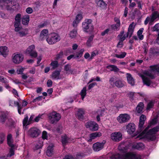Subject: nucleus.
<instances>
[{
    "label": "nucleus",
    "mask_w": 159,
    "mask_h": 159,
    "mask_svg": "<svg viewBox=\"0 0 159 159\" xmlns=\"http://www.w3.org/2000/svg\"><path fill=\"white\" fill-rule=\"evenodd\" d=\"M157 123V119H153L145 129L135 138H139V139H140L144 137H146L147 139L151 140H155L156 138V134L159 131V126H157L149 130L148 131V130L152 125H154L156 124Z\"/></svg>",
    "instance_id": "f257e3e1"
},
{
    "label": "nucleus",
    "mask_w": 159,
    "mask_h": 159,
    "mask_svg": "<svg viewBox=\"0 0 159 159\" xmlns=\"http://www.w3.org/2000/svg\"><path fill=\"white\" fill-rule=\"evenodd\" d=\"M110 159H141L139 155H136L131 152L120 154L118 153L113 155Z\"/></svg>",
    "instance_id": "f03ea898"
},
{
    "label": "nucleus",
    "mask_w": 159,
    "mask_h": 159,
    "mask_svg": "<svg viewBox=\"0 0 159 159\" xmlns=\"http://www.w3.org/2000/svg\"><path fill=\"white\" fill-rule=\"evenodd\" d=\"M60 39V37L58 34L53 33L49 35L46 41L49 44H53L58 42Z\"/></svg>",
    "instance_id": "7ed1b4c3"
},
{
    "label": "nucleus",
    "mask_w": 159,
    "mask_h": 159,
    "mask_svg": "<svg viewBox=\"0 0 159 159\" xmlns=\"http://www.w3.org/2000/svg\"><path fill=\"white\" fill-rule=\"evenodd\" d=\"M21 14L18 13L15 16L14 22V30L16 32H18L22 29L20 26V22L21 20Z\"/></svg>",
    "instance_id": "20e7f679"
},
{
    "label": "nucleus",
    "mask_w": 159,
    "mask_h": 159,
    "mask_svg": "<svg viewBox=\"0 0 159 159\" xmlns=\"http://www.w3.org/2000/svg\"><path fill=\"white\" fill-rule=\"evenodd\" d=\"M48 117L51 123L53 124L57 122L60 119L61 116L59 114L53 111L49 114Z\"/></svg>",
    "instance_id": "39448f33"
},
{
    "label": "nucleus",
    "mask_w": 159,
    "mask_h": 159,
    "mask_svg": "<svg viewBox=\"0 0 159 159\" xmlns=\"http://www.w3.org/2000/svg\"><path fill=\"white\" fill-rule=\"evenodd\" d=\"M35 46L32 45L29 46L25 51V54H29L31 57L36 58L38 55L36 52L34 50Z\"/></svg>",
    "instance_id": "423d86ee"
},
{
    "label": "nucleus",
    "mask_w": 159,
    "mask_h": 159,
    "mask_svg": "<svg viewBox=\"0 0 159 159\" xmlns=\"http://www.w3.org/2000/svg\"><path fill=\"white\" fill-rule=\"evenodd\" d=\"M40 130L36 127L30 128L28 131V134L33 138L37 137L41 133Z\"/></svg>",
    "instance_id": "0eeeda50"
},
{
    "label": "nucleus",
    "mask_w": 159,
    "mask_h": 159,
    "mask_svg": "<svg viewBox=\"0 0 159 159\" xmlns=\"http://www.w3.org/2000/svg\"><path fill=\"white\" fill-rule=\"evenodd\" d=\"M12 61L15 64H19L23 61L24 56L22 54H13L12 56Z\"/></svg>",
    "instance_id": "6e6552de"
},
{
    "label": "nucleus",
    "mask_w": 159,
    "mask_h": 159,
    "mask_svg": "<svg viewBox=\"0 0 159 159\" xmlns=\"http://www.w3.org/2000/svg\"><path fill=\"white\" fill-rule=\"evenodd\" d=\"M122 134L120 132H115L111 135V138L115 142H119L122 139Z\"/></svg>",
    "instance_id": "1a4fd4ad"
},
{
    "label": "nucleus",
    "mask_w": 159,
    "mask_h": 159,
    "mask_svg": "<svg viewBox=\"0 0 159 159\" xmlns=\"http://www.w3.org/2000/svg\"><path fill=\"white\" fill-rule=\"evenodd\" d=\"M130 118L129 116L127 114H120L117 117V120L120 123H122L128 122Z\"/></svg>",
    "instance_id": "9d476101"
},
{
    "label": "nucleus",
    "mask_w": 159,
    "mask_h": 159,
    "mask_svg": "<svg viewBox=\"0 0 159 159\" xmlns=\"http://www.w3.org/2000/svg\"><path fill=\"white\" fill-rule=\"evenodd\" d=\"M106 141L103 140L101 143L97 142L93 144V148L94 151L98 152L102 150L103 148Z\"/></svg>",
    "instance_id": "9b49d317"
},
{
    "label": "nucleus",
    "mask_w": 159,
    "mask_h": 159,
    "mask_svg": "<svg viewBox=\"0 0 159 159\" xmlns=\"http://www.w3.org/2000/svg\"><path fill=\"white\" fill-rule=\"evenodd\" d=\"M86 126L87 128H89L91 130L93 131H96L98 129V124L95 122L93 121L87 122Z\"/></svg>",
    "instance_id": "f8f14e48"
},
{
    "label": "nucleus",
    "mask_w": 159,
    "mask_h": 159,
    "mask_svg": "<svg viewBox=\"0 0 159 159\" xmlns=\"http://www.w3.org/2000/svg\"><path fill=\"white\" fill-rule=\"evenodd\" d=\"M10 3H11L10 0H0V7L2 9L10 10L11 7L9 5Z\"/></svg>",
    "instance_id": "ddd939ff"
},
{
    "label": "nucleus",
    "mask_w": 159,
    "mask_h": 159,
    "mask_svg": "<svg viewBox=\"0 0 159 159\" xmlns=\"http://www.w3.org/2000/svg\"><path fill=\"white\" fill-rule=\"evenodd\" d=\"M146 116L143 115H142L140 117L139 121V125L138 132V134L141 132L143 128V125L145 122V121L146 120Z\"/></svg>",
    "instance_id": "4468645a"
},
{
    "label": "nucleus",
    "mask_w": 159,
    "mask_h": 159,
    "mask_svg": "<svg viewBox=\"0 0 159 159\" xmlns=\"http://www.w3.org/2000/svg\"><path fill=\"white\" fill-rule=\"evenodd\" d=\"M140 76L142 79L144 84L148 86L153 87L154 84L149 78L143 75H141Z\"/></svg>",
    "instance_id": "2eb2a0df"
},
{
    "label": "nucleus",
    "mask_w": 159,
    "mask_h": 159,
    "mask_svg": "<svg viewBox=\"0 0 159 159\" xmlns=\"http://www.w3.org/2000/svg\"><path fill=\"white\" fill-rule=\"evenodd\" d=\"M149 54L150 56L157 57L159 55V48L157 47H153L149 50Z\"/></svg>",
    "instance_id": "dca6fc26"
},
{
    "label": "nucleus",
    "mask_w": 159,
    "mask_h": 159,
    "mask_svg": "<svg viewBox=\"0 0 159 159\" xmlns=\"http://www.w3.org/2000/svg\"><path fill=\"white\" fill-rule=\"evenodd\" d=\"M84 51V48L81 49L79 52L75 56L74 55H70L67 57V59L68 60H70L72 58L74 57L75 59H79L82 56L83 52Z\"/></svg>",
    "instance_id": "f3484780"
},
{
    "label": "nucleus",
    "mask_w": 159,
    "mask_h": 159,
    "mask_svg": "<svg viewBox=\"0 0 159 159\" xmlns=\"http://www.w3.org/2000/svg\"><path fill=\"white\" fill-rule=\"evenodd\" d=\"M7 143L9 146L11 147L10 149V151L9 153L7 155V157H11L14 154V151L13 149L14 145L13 144L12 140H7Z\"/></svg>",
    "instance_id": "a211bd4d"
},
{
    "label": "nucleus",
    "mask_w": 159,
    "mask_h": 159,
    "mask_svg": "<svg viewBox=\"0 0 159 159\" xmlns=\"http://www.w3.org/2000/svg\"><path fill=\"white\" fill-rule=\"evenodd\" d=\"M48 30L46 29H44L40 32L39 35V39L41 40L46 39L48 36Z\"/></svg>",
    "instance_id": "6ab92c4d"
},
{
    "label": "nucleus",
    "mask_w": 159,
    "mask_h": 159,
    "mask_svg": "<svg viewBox=\"0 0 159 159\" xmlns=\"http://www.w3.org/2000/svg\"><path fill=\"white\" fill-rule=\"evenodd\" d=\"M126 129L129 134H132L135 130V125L134 123H130L127 125Z\"/></svg>",
    "instance_id": "aec40b11"
},
{
    "label": "nucleus",
    "mask_w": 159,
    "mask_h": 159,
    "mask_svg": "<svg viewBox=\"0 0 159 159\" xmlns=\"http://www.w3.org/2000/svg\"><path fill=\"white\" fill-rule=\"evenodd\" d=\"M85 114L84 110L82 108L78 109L76 114V116L80 120L83 119Z\"/></svg>",
    "instance_id": "412c9836"
},
{
    "label": "nucleus",
    "mask_w": 159,
    "mask_h": 159,
    "mask_svg": "<svg viewBox=\"0 0 159 159\" xmlns=\"http://www.w3.org/2000/svg\"><path fill=\"white\" fill-rule=\"evenodd\" d=\"M134 22H133L129 25L126 35V37L127 38L129 36V38H130L132 36L134 29Z\"/></svg>",
    "instance_id": "4be33fe9"
},
{
    "label": "nucleus",
    "mask_w": 159,
    "mask_h": 159,
    "mask_svg": "<svg viewBox=\"0 0 159 159\" xmlns=\"http://www.w3.org/2000/svg\"><path fill=\"white\" fill-rule=\"evenodd\" d=\"M102 136V133L100 132H96L91 133L89 134V139L88 140L89 142H91L92 140L96 138Z\"/></svg>",
    "instance_id": "5701e85b"
},
{
    "label": "nucleus",
    "mask_w": 159,
    "mask_h": 159,
    "mask_svg": "<svg viewBox=\"0 0 159 159\" xmlns=\"http://www.w3.org/2000/svg\"><path fill=\"white\" fill-rule=\"evenodd\" d=\"M8 51L6 46L0 47V54L6 57L8 54Z\"/></svg>",
    "instance_id": "b1692460"
},
{
    "label": "nucleus",
    "mask_w": 159,
    "mask_h": 159,
    "mask_svg": "<svg viewBox=\"0 0 159 159\" xmlns=\"http://www.w3.org/2000/svg\"><path fill=\"white\" fill-rule=\"evenodd\" d=\"M60 71L58 70H56L54 71L51 75L52 79L58 80L61 79V78L60 76Z\"/></svg>",
    "instance_id": "393cba45"
},
{
    "label": "nucleus",
    "mask_w": 159,
    "mask_h": 159,
    "mask_svg": "<svg viewBox=\"0 0 159 159\" xmlns=\"http://www.w3.org/2000/svg\"><path fill=\"white\" fill-rule=\"evenodd\" d=\"M53 145H51L49 146L47 148V149L46 152L47 155L48 157L52 156L54 153Z\"/></svg>",
    "instance_id": "a878e982"
},
{
    "label": "nucleus",
    "mask_w": 159,
    "mask_h": 159,
    "mask_svg": "<svg viewBox=\"0 0 159 159\" xmlns=\"http://www.w3.org/2000/svg\"><path fill=\"white\" fill-rule=\"evenodd\" d=\"M106 68L109 70L111 71H113L115 72H119L120 70V69L117 67L115 65H108L107 66Z\"/></svg>",
    "instance_id": "bb28decb"
},
{
    "label": "nucleus",
    "mask_w": 159,
    "mask_h": 159,
    "mask_svg": "<svg viewBox=\"0 0 159 159\" xmlns=\"http://www.w3.org/2000/svg\"><path fill=\"white\" fill-rule=\"evenodd\" d=\"M22 24L24 25H28L30 21V16L28 15H24L21 19Z\"/></svg>",
    "instance_id": "cd10ccee"
},
{
    "label": "nucleus",
    "mask_w": 159,
    "mask_h": 159,
    "mask_svg": "<svg viewBox=\"0 0 159 159\" xmlns=\"http://www.w3.org/2000/svg\"><path fill=\"white\" fill-rule=\"evenodd\" d=\"M7 118L6 114L4 112H2L0 114V122L4 124Z\"/></svg>",
    "instance_id": "c85d7f7f"
},
{
    "label": "nucleus",
    "mask_w": 159,
    "mask_h": 159,
    "mask_svg": "<svg viewBox=\"0 0 159 159\" xmlns=\"http://www.w3.org/2000/svg\"><path fill=\"white\" fill-rule=\"evenodd\" d=\"M144 104L143 102H140L137 105L136 109L138 113H142L143 112V109Z\"/></svg>",
    "instance_id": "c756f323"
},
{
    "label": "nucleus",
    "mask_w": 159,
    "mask_h": 159,
    "mask_svg": "<svg viewBox=\"0 0 159 159\" xmlns=\"http://www.w3.org/2000/svg\"><path fill=\"white\" fill-rule=\"evenodd\" d=\"M127 79L128 83L130 84L131 85H134V84L135 81L134 79L132 77L131 75L130 74L127 73Z\"/></svg>",
    "instance_id": "7c9ffc66"
},
{
    "label": "nucleus",
    "mask_w": 159,
    "mask_h": 159,
    "mask_svg": "<svg viewBox=\"0 0 159 159\" xmlns=\"http://www.w3.org/2000/svg\"><path fill=\"white\" fill-rule=\"evenodd\" d=\"M151 17L152 22L157 18H159V12L158 11H154L152 13Z\"/></svg>",
    "instance_id": "2f4dec72"
},
{
    "label": "nucleus",
    "mask_w": 159,
    "mask_h": 159,
    "mask_svg": "<svg viewBox=\"0 0 159 159\" xmlns=\"http://www.w3.org/2000/svg\"><path fill=\"white\" fill-rule=\"evenodd\" d=\"M69 138L66 135L61 136V143L64 146L69 142Z\"/></svg>",
    "instance_id": "473e14b6"
},
{
    "label": "nucleus",
    "mask_w": 159,
    "mask_h": 159,
    "mask_svg": "<svg viewBox=\"0 0 159 159\" xmlns=\"http://www.w3.org/2000/svg\"><path fill=\"white\" fill-rule=\"evenodd\" d=\"M126 54V53L125 52H121L120 54H114L112 56L121 59L124 58L125 57Z\"/></svg>",
    "instance_id": "72a5a7b5"
},
{
    "label": "nucleus",
    "mask_w": 159,
    "mask_h": 159,
    "mask_svg": "<svg viewBox=\"0 0 159 159\" xmlns=\"http://www.w3.org/2000/svg\"><path fill=\"white\" fill-rule=\"evenodd\" d=\"M43 142L42 140H39L37 141L35 145L34 149L38 150L41 148L43 146Z\"/></svg>",
    "instance_id": "f704fd0d"
},
{
    "label": "nucleus",
    "mask_w": 159,
    "mask_h": 159,
    "mask_svg": "<svg viewBox=\"0 0 159 159\" xmlns=\"http://www.w3.org/2000/svg\"><path fill=\"white\" fill-rule=\"evenodd\" d=\"M77 33V29L75 28L70 31L69 34L70 37L72 39L75 38L76 36Z\"/></svg>",
    "instance_id": "c9c22d12"
},
{
    "label": "nucleus",
    "mask_w": 159,
    "mask_h": 159,
    "mask_svg": "<svg viewBox=\"0 0 159 159\" xmlns=\"http://www.w3.org/2000/svg\"><path fill=\"white\" fill-rule=\"evenodd\" d=\"M127 149V147L124 143H121L118 147L119 150L122 152H125Z\"/></svg>",
    "instance_id": "e433bc0d"
},
{
    "label": "nucleus",
    "mask_w": 159,
    "mask_h": 159,
    "mask_svg": "<svg viewBox=\"0 0 159 159\" xmlns=\"http://www.w3.org/2000/svg\"><path fill=\"white\" fill-rule=\"evenodd\" d=\"M91 25H90V24H87L86 22H83L82 23V27L84 31L86 32H88L87 31Z\"/></svg>",
    "instance_id": "4c0bfd02"
},
{
    "label": "nucleus",
    "mask_w": 159,
    "mask_h": 159,
    "mask_svg": "<svg viewBox=\"0 0 159 159\" xmlns=\"http://www.w3.org/2000/svg\"><path fill=\"white\" fill-rule=\"evenodd\" d=\"M134 147L138 150H141L144 148V145L143 143H139L134 145Z\"/></svg>",
    "instance_id": "58836bf2"
},
{
    "label": "nucleus",
    "mask_w": 159,
    "mask_h": 159,
    "mask_svg": "<svg viewBox=\"0 0 159 159\" xmlns=\"http://www.w3.org/2000/svg\"><path fill=\"white\" fill-rule=\"evenodd\" d=\"M64 69L67 72V73L69 72L72 74L73 72V70L71 69L70 65L69 64H67L65 66Z\"/></svg>",
    "instance_id": "ea45409f"
},
{
    "label": "nucleus",
    "mask_w": 159,
    "mask_h": 159,
    "mask_svg": "<svg viewBox=\"0 0 159 159\" xmlns=\"http://www.w3.org/2000/svg\"><path fill=\"white\" fill-rule=\"evenodd\" d=\"M115 86L118 88L122 87L124 85V82L120 80L116 81L115 83Z\"/></svg>",
    "instance_id": "a19ab883"
},
{
    "label": "nucleus",
    "mask_w": 159,
    "mask_h": 159,
    "mask_svg": "<svg viewBox=\"0 0 159 159\" xmlns=\"http://www.w3.org/2000/svg\"><path fill=\"white\" fill-rule=\"evenodd\" d=\"M80 94L81 95L82 100H83L86 94V87L83 88L80 93Z\"/></svg>",
    "instance_id": "79ce46f5"
},
{
    "label": "nucleus",
    "mask_w": 159,
    "mask_h": 159,
    "mask_svg": "<svg viewBox=\"0 0 159 159\" xmlns=\"http://www.w3.org/2000/svg\"><path fill=\"white\" fill-rule=\"evenodd\" d=\"M14 104L17 107L18 112L20 114H21V110L23 106H21V104H20L17 101H14Z\"/></svg>",
    "instance_id": "37998d69"
},
{
    "label": "nucleus",
    "mask_w": 159,
    "mask_h": 159,
    "mask_svg": "<svg viewBox=\"0 0 159 159\" xmlns=\"http://www.w3.org/2000/svg\"><path fill=\"white\" fill-rule=\"evenodd\" d=\"M97 6L101 7H104L106 5V3L103 0H98L97 2Z\"/></svg>",
    "instance_id": "c03bdc74"
},
{
    "label": "nucleus",
    "mask_w": 159,
    "mask_h": 159,
    "mask_svg": "<svg viewBox=\"0 0 159 159\" xmlns=\"http://www.w3.org/2000/svg\"><path fill=\"white\" fill-rule=\"evenodd\" d=\"M94 37L93 35H91L88 39L86 42V44L87 46L90 47L92 45V42Z\"/></svg>",
    "instance_id": "a18cd8bd"
},
{
    "label": "nucleus",
    "mask_w": 159,
    "mask_h": 159,
    "mask_svg": "<svg viewBox=\"0 0 159 159\" xmlns=\"http://www.w3.org/2000/svg\"><path fill=\"white\" fill-rule=\"evenodd\" d=\"M125 40L124 38H121V39H119V41L117 44V47L118 48H121L123 47V41Z\"/></svg>",
    "instance_id": "49530a36"
},
{
    "label": "nucleus",
    "mask_w": 159,
    "mask_h": 159,
    "mask_svg": "<svg viewBox=\"0 0 159 159\" xmlns=\"http://www.w3.org/2000/svg\"><path fill=\"white\" fill-rule=\"evenodd\" d=\"M50 65L52 66V68L53 69H55L57 68L59 65L58 62L57 61H52Z\"/></svg>",
    "instance_id": "de8ad7c7"
},
{
    "label": "nucleus",
    "mask_w": 159,
    "mask_h": 159,
    "mask_svg": "<svg viewBox=\"0 0 159 159\" xmlns=\"http://www.w3.org/2000/svg\"><path fill=\"white\" fill-rule=\"evenodd\" d=\"M125 33V31L124 30L121 31L120 32V34L118 35L117 37L119 38V39H121V38H124L125 39H126L127 37H126V35L125 34L124 35Z\"/></svg>",
    "instance_id": "09e8293b"
},
{
    "label": "nucleus",
    "mask_w": 159,
    "mask_h": 159,
    "mask_svg": "<svg viewBox=\"0 0 159 159\" xmlns=\"http://www.w3.org/2000/svg\"><path fill=\"white\" fill-rule=\"evenodd\" d=\"M29 117L27 115H25V117L23 121V126H26L27 125H29V124H28Z\"/></svg>",
    "instance_id": "8fccbe9b"
},
{
    "label": "nucleus",
    "mask_w": 159,
    "mask_h": 159,
    "mask_svg": "<svg viewBox=\"0 0 159 159\" xmlns=\"http://www.w3.org/2000/svg\"><path fill=\"white\" fill-rule=\"evenodd\" d=\"M0 81L4 84L8 83V80L6 78L3 77L2 76L0 75Z\"/></svg>",
    "instance_id": "3c124183"
},
{
    "label": "nucleus",
    "mask_w": 159,
    "mask_h": 159,
    "mask_svg": "<svg viewBox=\"0 0 159 159\" xmlns=\"http://www.w3.org/2000/svg\"><path fill=\"white\" fill-rule=\"evenodd\" d=\"M120 25H119V24H113L111 25V29L114 30H118V28L120 27Z\"/></svg>",
    "instance_id": "603ef678"
},
{
    "label": "nucleus",
    "mask_w": 159,
    "mask_h": 159,
    "mask_svg": "<svg viewBox=\"0 0 159 159\" xmlns=\"http://www.w3.org/2000/svg\"><path fill=\"white\" fill-rule=\"evenodd\" d=\"M21 29H22L20 30V31H19L18 33V34H19V36L21 37L24 36H25L27 34L25 32L26 30H22L20 31Z\"/></svg>",
    "instance_id": "864d4df0"
},
{
    "label": "nucleus",
    "mask_w": 159,
    "mask_h": 159,
    "mask_svg": "<svg viewBox=\"0 0 159 159\" xmlns=\"http://www.w3.org/2000/svg\"><path fill=\"white\" fill-rule=\"evenodd\" d=\"M143 48L144 50V52L145 53H147L148 52V44L146 43H144L143 44Z\"/></svg>",
    "instance_id": "5fc2aeb1"
},
{
    "label": "nucleus",
    "mask_w": 159,
    "mask_h": 159,
    "mask_svg": "<svg viewBox=\"0 0 159 159\" xmlns=\"http://www.w3.org/2000/svg\"><path fill=\"white\" fill-rule=\"evenodd\" d=\"M153 31H156L159 33V23L156 24L153 28Z\"/></svg>",
    "instance_id": "6e6d98bb"
},
{
    "label": "nucleus",
    "mask_w": 159,
    "mask_h": 159,
    "mask_svg": "<svg viewBox=\"0 0 159 159\" xmlns=\"http://www.w3.org/2000/svg\"><path fill=\"white\" fill-rule=\"evenodd\" d=\"M47 23L46 22H44L42 23H41L38 25L37 28L39 29L44 28L45 26H47Z\"/></svg>",
    "instance_id": "4d7b16f0"
},
{
    "label": "nucleus",
    "mask_w": 159,
    "mask_h": 159,
    "mask_svg": "<svg viewBox=\"0 0 159 159\" xmlns=\"http://www.w3.org/2000/svg\"><path fill=\"white\" fill-rule=\"evenodd\" d=\"M83 18L81 14H77L75 17V19L79 22H80Z\"/></svg>",
    "instance_id": "13d9d810"
},
{
    "label": "nucleus",
    "mask_w": 159,
    "mask_h": 159,
    "mask_svg": "<svg viewBox=\"0 0 159 159\" xmlns=\"http://www.w3.org/2000/svg\"><path fill=\"white\" fill-rule=\"evenodd\" d=\"M154 105V102L153 101H151L149 102L147 105V110H148L152 108Z\"/></svg>",
    "instance_id": "bf43d9fd"
},
{
    "label": "nucleus",
    "mask_w": 159,
    "mask_h": 159,
    "mask_svg": "<svg viewBox=\"0 0 159 159\" xmlns=\"http://www.w3.org/2000/svg\"><path fill=\"white\" fill-rule=\"evenodd\" d=\"M5 135L3 133L0 134V144L2 143L5 139Z\"/></svg>",
    "instance_id": "052dcab7"
},
{
    "label": "nucleus",
    "mask_w": 159,
    "mask_h": 159,
    "mask_svg": "<svg viewBox=\"0 0 159 159\" xmlns=\"http://www.w3.org/2000/svg\"><path fill=\"white\" fill-rule=\"evenodd\" d=\"M63 54L62 51H61L59 53L57 54L56 57V59L58 60L60 58L62 57Z\"/></svg>",
    "instance_id": "680f3d73"
},
{
    "label": "nucleus",
    "mask_w": 159,
    "mask_h": 159,
    "mask_svg": "<svg viewBox=\"0 0 159 159\" xmlns=\"http://www.w3.org/2000/svg\"><path fill=\"white\" fill-rule=\"evenodd\" d=\"M116 97V93H113L111 95V98L109 100V101L111 102H112L114 101V100Z\"/></svg>",
    "instance_id": "e2e57ef3"
},
{
    "label": "nucleus",
    "mask_w": 159,
    "mask_h": 159,
    "mask_svg": "<svg viewBox=\"0 0 159 159\" xmlns=\"http://www.w3.org/2000/svg\"><path fill=\"white\" fill-rule=\"evenodd\" d=\"M99 112H100V114H98V115L97 116H96V118H97V120L98 121H99L100 120V116H102V114L103 113V112H104V111H102V110H101V111H98Z\"/></svg>",
    "instance_id": "0e129e2a"
},
{
    "label": "nucleus",
    "mask_w": 159,
    "mask_h": 159,
    "mask_svg": "<svg viewBox=\"0 0 159 159\" xmlns=\"http://www.w3.org/2000/svg\"><path fill=\"white\" fill-rule=\"evenodd\" d=\"M43 114H39L34 119V121L36 122H38L40 120V119L42 118H41Z\"/></svg>",
    "instance_id": "69168bd1"
},
{
    "label": "nucleus",
    "mask_w": 159,
    "mask_h": 159,
    "mask_svg": "<svg viewBox=\"0 0 159 159\" xmlns=\"http://www.w3.org/2000/svg\"><path fill=\"white\" fill-rule=\"evenodd\" d=\"M42 137L44 139H46L48 138L47 132L46 131H44L42 133Z\"/></svg>",
    "instance_id": "338daca9"
},
{
    "label": "nucleus",
    "mask_w": 159,
    "mask_h": 159,
    "mask_svg": "<svg viewBox=\"0 0 159 159\" xmlns=\"http://www.w3.org/2000/svg\"><path fill=\"white\" fill-rule=\"evenodd\" d=\"M32 9L30 7L27 8L25 10L26 12L28 14H31L33 12Z\"/></svg>",
    "instance_id": "774afa93"
}]
</instances>
